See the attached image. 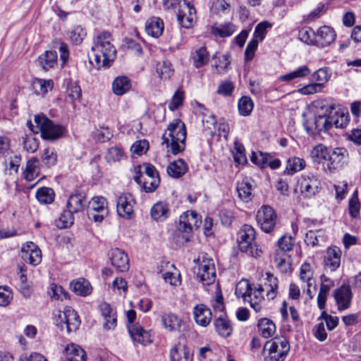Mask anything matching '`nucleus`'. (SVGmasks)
Returning <instances> with one entry per match:
<instances>
[{"label":"nucleus","mask_w":361,"mask_h":361,"mask_svg":"<svg viewBox=\"0 0 361 361\" xmlns=\"http://www.w3.org/2000/svg\"><path fill=\"white\" fill-rule=\"evenodd\" d=\"M112 35L107 31L98 32L94 38L91 48L90 63L94 65L97 69L102 67H109L116 56V49L112 44Z\"/></svg>","instance_id":"nucleus-1"},{"label":"nucleus","mask_w":361,"mask_h":361,"mask_svg":"<svg viewBox=\"0 0 361 361\" xmlns=\"http://www.w3.org/2000/svg\"><path fill=\"white\" fill-rule=\"evenodd\" d=\"M186 128L184 123L180 119L173 120L163 135V144L171 147V152L177 154L185 149Z\"/></svg>","instance_id":"nucleus-2"},{"label":"nucleus","mask_w":361,"mask_h":361,"mask_svg":"<svg viewBox=\"0 0 361 361\" xmlns=\"http://www.w3.org/2000/svg\"><path fill=\"white\" fill-rule=\"evenodd\" d=\"M201 222L197 214L188 211L179 217V224L172 235L173 241L178 246L183 245L190 240L193 228H197Z\"/></svg>","instance_id":"nucleus-3"},{"label":"nucleus","mask_w":361,"mask_h":361,"mask_svg":"<svg viewBox=\"0 0 361 361\" xmlns=\"http://www.w3.org/2000/svg\"><path fill=\"white\" fill-rule=\"evenodd\" d=\"M289 351L290 344L286 337H274L264 344V361H283Z\"/></svg>","instance_id":"nucleus-4"},{"label":"nucleus","mask_w":361,"mask_h":361,"mask_svg":"<svg viewBox=\"0 0 361 361\" xmlns=\"http://www.w3.org/2000/svg\"><path fill=\"white\" fill-rule=\"evenodd\" d=\"M237 241L240 250L250 256L257 257L262 253L255 241V230L250 225L245 224L240 228Z\"/></svg>","instance_id":"nucleus-5"},{"label":"nucleus","mask_w":361,"mask_h":361,"mask_svg":"<svg viewBox=\"0 0 361 361\" xmlns=\"http://www.w3.org/2000/svg\"><path fill=\"white\" fill-rule=\"evenodd\" d=\"M34 121L36 128L41 133L43 140L54 141L61 137L66 132V128L61 125L54 123L44 114L35 116Z\"/></svg>","instance_id":"nucleus-6"},{"label":"nucleus","mask_w":361,"mask_h":361,"mask_svg":"<svg viewBox=\"0 0 361 361\" xmlns=\"http://www.w3.org/2000/svg\"><path fill=\"white\" fill-rule=\"evenodd\" d=\"M55 324L61 330L65 327L68 333L75 331L80 324V320L77 312L71 307L65 308L63 312H59L55 317Z\"/></svg>","instance_id":"nucleus-7"},{"label":"nucleus","mask_w":361,"mask_h":361,"mask_svg":"<svg viewBox=\"0 0 361 361\" xmlns=\"http://www.w3.org/2000/svg\"><path fill=\"white\" fill-rule=\"evenodd\" d=\"M197 276L203 285L213 283L216 279V269L214 260L206 256L202 257L198 263Z\"/></svg>","instance_id":"nucleus-8"},{"label":"nucleus","mask_w":361,"mask_h":361,"mask_svg":"<svg viewBox=\"0 0 361 361\" xmlns=\"http://www.w3.org/2000/svg\"><path fill=\"white\" fill-rule=\"evenodd\" d=\"M320 182L317 177L312 173L302 175L298 180L296 190L305 197H311L317 192Z\"/></svg>","instance_id":"nucleus-9"},{"label":"nucleus","mask_w":361,"mask_h":361,"mask_svg":"<svg viewBox=\"0 0 361 361\" xmlns=\"http://www.w3.org/2000/svg\"><path fill=\"white\" fill-rule=\"evenodd\" d=\"M107 201L103 197H94L88 202L87 215L94 222H102L108 215Z\"/></svg>","instance_id":"nucleus-10"},{"label":"nucleus","mask_w":361,"mask_h":361,"mask_svg":"<svg viewBox=\"0 0 361 361\" xmlns=\"http://www.w3.org/2000/svg\"><path fill=\"white\" fill-rule=\"evenodd\" d=\"M256 219L261 229L267 233H271L276 224V214L269 206L264 205L257 212Z\"/></svg>","instance_id":"nucleus-11"},{"label":"nucleus","mask_w":361,"mask_h":361,"mask_svg":"<svg viewBox=\"0 0 361 361\" xmlns=\"http://www.w3.org/2000/svg\"><path fill=\"white\" fill-rule=\"evenodd\" d=\"M177 19L182 27L185 28L192 27L196 20V11L194 6L188 1H183L178 11Z\"/></svg>","instance_id":"nucleus-12"},{"label":"nucleus","mask_w":361,"mask_h":361,"mask_svg":"<svg viewBox=\"0 0 361 361\" xmlns=\"http://www.w3.org/2000/svg\"><path fill=\"white\" fill-rule=\"evenodd\" d=\"M135 200L130 193L121 194L116 203V211L118 214L126 219H130L134 216L133 207Z\"/></svg>","instance_id":"nucleus-13"},{"label":"nucleus","mask_w":361,"mask_h":361,"mask_svg":"<svg viewBox=\"0 0 361 361\" xmlns=\"http://www.w3.org/2000/svg\"><path fill=\"white\" fill-rule=\"evenodd\" d=\"M331 116H315L312 121H307L304 123L308 134L315 135L321 132H327L332 127Z\"/></svg>","instance_id":"nucleus-14"},{"label":"nucleus","mask_w":361,"mask_h":361,"mask_svg":"<svg viewBox=\"0 0 361 361\" xmlns=\"http://www.w3.org/2000/svg\"><path fill=\"white\" fill-rule=\"evenodd\" d=\"M21 257L23 261L32 266H37L42 262L40 249L32 242H27L21 248Z\"/></svg>","instance_id":"nucleus-15"},{"label":"nucleus","mask_w":361,"mask_h":361,"mask_svg":"<svg viewBox=\"0 0 361 361\" xmlns=\"http://www.w3.org/2000/svg\"><path fill=\"white\" fill-rule=\"evenodd\" d=\"M314 46L324 48L330 45L336 37L335 30L330 26L324 25L320 27L315 32Z\"/></svg>","instance_id":"nucleus-16"},{"label":"nucleus","mask_w":361,"mask_h":361,"mask_svg":"<svg viewBox=\"0 0 361 361\" xmlns=\"http://www.w3.org/2000/svg\"><path fill=\"white\" fill-rule=\"evenodd\" d=\"M128 330L134 342L144 345L152 342L151 331L145 330L139 324H128Z\"/></svg>","instance_id":"nucleus-17"},{"label":"nucleus","mask_w":361,"mask_h":361,"mask_svg":"<svg viewBox=\"0 0 361 361\" xmlns=\"http://www.w3.org/2000/svg\"><path fill=\"white\" fill-rule=\"evenodd\" d=\"M334 298L338 310H344L350 307L352 292L348 285H343L334 291Z\"/></svg>","instance_id":"nucleus-18"},{"label":"nucleus","mask_w":361,"mask_h":361,"mask_svg":"<svg viewBox=\"0 0 361 361\" xmlns=\"http://www.w3.org/2000/svg\"><path fill=\"white\" fill-rule=\"evenodd\" d=\"M110 260L113 267L118 271H126L129 269L128 255L121 250L114 248L111 250Z\"/></svg>","instance_id":"nucleus-19"},{"label":"nucleus","mask_w":361,"mask_h":361,"mask_svg":"<svg viewBox=\"0 0 361 361\" xmlns=\"http://www.w3.org/2000/svg\"><path fill=\"white\" fill-rule=\"evenodd\" d=\"M339 104L333 100L318 99L313 102L312 106L315 116L329 117L334 114Z\"/></svg>","instance_id":"nucleus-20"},{"label":"nucleus","mask_w":361,"mask_h":361,"mask_svg":"<svg viewBox=\"0 0 361 361\" xmlns=\"http://www.w3.org/2000/svg\"><path fill=\"white\" fill-rule=\"evenodd\" d=\"M346 149L343 147H338L329 154L326 166L329 171H332L342 166L345 155Z\"/></svg>","instance_id":"nucleus-21"},{"label":"nucleus","mask_w":361,"mask_h":361,"mask_svg":"<svg viewBox=\"0 0 361 361\" xmlns=\"http://www.w3.org/2000/svg\"><path fill=\"white\" fill-rule=\"evenodd\" d=\"M87 204L86 197L84 192H75L69 196L67 201V209L75 213L82 212L85 209Z\"/></svg>","instance_id":"nucleus-22"},{"label":"nucleus","mask_w":361,"mask_h":361,"mask_svg":"<svg viewBox=\"0 0 361 361\" xmlns=\"http://www.w3.org/2000/svg\"><path fill=\"white\" fill-rule=\"evenodd\" d=\"M331 116L332 126H334L336 128H344L348 124L349 114L348 109L342 104H338L334 114Z\"/></svg>","instance_id":"nucleus-23"},{"label":"nucleus","mask_w":361,"mask_h":361,"mask_svg":"<svg viewBox=\"0 0 361 361\" xmlns=\"http://www.w3.org/2000/svg\"><path fill=\"white\" fill-rule=\"evenodd\" d=\"M193 314L195 322L202 326H207L212 320V311L205 305L200 304L196 305L194 308Z\"/></svg>","instance_id":"nucleus-24"},{"label":"nucleus","mask_w":361,"mask_h":361,"mask_svg":"<svg viewBox=\"0 0 361 361\" xmlns=\"http://www.w3.org/2000/svg\"><path fill=\"white\" fill-rule=\"evenodd\" d=\"M341 250L338 247L333 246L328 248L325 256V266L331 271L336 270L341 264Z\"/></svg>","instance_id":"nucleus-25"},{"label":"nucleus","mask_w":361,"mask_h":361,"mask_svg":"<svg viewBox=\"0 0 361 361\" xmlns=\"http://www.w3.org/2000/svg\"><path fill=\"white\" fill-rule=\"evenodd\" d=\"M134 180L146 192H154L160 183L159 177L145 178L140 171L136 172Z\"/></svg>","instance_id":"nucleus-26"},{"label":"nucleus","mask_w":361,"mask_h":361,"mask_svg":"<svg viewBox=\"0 0 361 361\" xmlns=\"http://www.w3.org/2000/svg\"><path fill=\"white\" fill-rule=\"evenodd\" d=\"M188 170V168L187 164L181 159L171 162L166 168L168 175L174 178H179L182 177L186 173Z\"/></svg>","instance_id":"nucleus-27"},{"label":"nucleus","mask_w":361,"mask_h":361,"mask_svg":"<svg viewBox=\"0 0 361 361\" xmlns=\"http://www.w3.org/2000/svg\"><path fill=\"white\" fill-rule=\"evenodd\" d=\"M150 214L154 220L164 221L170 215L169 204L164 202H158L151 208Z\"/></svg>","instance_id":"nucleus-28"},{"label":"nucleus","mask_w":361,"mask_h":361,"mask_svg":"<svg viewBox=\"0 0 361 361\" xmlns=\"http://www.w3.org/2000/svg\"><path fill=\"white\" fill-rule=\"evenodd\" d=\"M216 331L219 336L227 338L230 336L233 331V327L231 322L224 314H220L214 322Z\"/></svg>","instance_id":"nucleus-29"},{"label":"nucleus","mask_w":361,"mask_h":361,"mask_svg":"<svg viewBox=\"0 0 361 361\" xmlns=\"http://www.w3.org/2000/svg\"><path fill=\"white\" fill-rule=\"evenodd\" d=\"M171 361H192L190 349L185 345L178 344L170 350Z\"/></svg>","instance_id":"nucleus-30"},{"label":"nucleus","mask_w":361,"mask_h":361,"mask_svg":"<svg viewBox=\"0 0 361 361\" xmlns=\"http://www.w3.org/2000/svg\"><path fill=\"white\" fill-rule=\"evenodd\" d=\"M66 358V361H85V351L79 345L75 343L67 345L65 349Z\"/></svg>","instance_id":"nucleus-31"},{"label":"nucleus","mask_w":361,"mask_h":361,"mask_svg":"<svg viewBox=\"0 0 361 361\" xmlns=\"http://www.w3.org/2000/svg\"><path fill=\"white\" fill-rule=\"evenodd\" d=\"M164 31V22L159 18H152L145 24V32L153 37H159Z\"/></svg>","instance_id":"nucleus-32"},{"label":"nucleus","mask_w":361,"mask_h":361,"mask_svg":"<svg viewBox=\"0 0 361 361\" xmlns=\"http://www.w3.org/2000/svg\"><path fill=\"white\" fill-rule=\"evenodd\" d=\"M311 74V70L306 65L298 67L295 70L287 74L282 75L279 80L283 82H290L295 79L304 78Z\"/></svg>","instance_id":"nucleus-33"},{"label":"nucleus","mask_w":361,"mask_h":361,"mask_svg":"<svg viewBox=\"0 0 361 361\" xmlns=\"http://www.w3.org/2000/svg\"><path fill=\"white\" fill-rule=\"evenodd\" d=\"M131 88V82L126 76H118L112 82V91L121 96L128 92Z\"/></svg>","instance_id":"nucleus-34"},{"label":"nucleus","mask_w":361,"mask_h":361,"mask_svg":"<svg viewBox=\"0 0 361 361\" xmlns=\"http://www.w3.org/2000/svg\"><path fill=\"white\" fill-rule=\"evenodd\" d=\"M71 290L77 295L87 296L92 292V286L90 282L85 279H79L73 281L70 284Z\"/></svg>","instance_id":"nucleus-35"},{"label":"nucleus","mask_w":361,"mask_h":361,"mask_svg":"<svg viewBox=\"0 0 361 361\" xmlns=\"http://www.w3.org/2000/svg\"><path fill=\"white\" fill-rule=\"evenodd\" d=\"M264 291L266 290L267 297L269 300H273L276 297L278 289V280L273 274H267V281L262 286Z\"/></svg>","instance_id":"nucleus-36"},{"label":"nucleus","mask_w":361,"mask_h":361,"mask_svg":"<svg viewBox=\"0 0 361 361\" xmlns=\"http://www.w3.org/2000/svg\"><path fill=\"white\" fill-rule=\"evenodd\" d=\"M264 291L266 290L267 297L269 300H273L276 297L278 289V280L273 274H267V281L262 286Z\"/></svg>","instance_id":"nucleus-37"},{"label":"nucleus","mask_w":361,"mask_h":361,"mask_svg":"<svg viewBox=\"0 0 361 361\" xmlns=\"http://www.w3.org/2000/svg\"><path fill=\"white\" fill-rule=\"evenodd\" d=\"M191 59L195 68H198L206 65L209 60V54L205 47L195 50L192 54Z\"/></svg>","instance_id":"nucleus-38"},{"label":"nucleus","mask_w":361,"mask_h":361,"mask_svg":"<svg viewBox=\"0 0 361 361\" xmlns=\"http://www.w3.org/2000/svg\"><path fill=\"white\" fill-rule=\"evenodd\" d=\"M305 161L298 157H293L288 159L284 173L293 175L305 167Z\"/></svg>","instance_id":"nucleus-39"},{"label":"nucleus","mask_w":361,"mask_h":361,"mask_svg":"<svg viewBox=\"0 0 361 361\" xmlns=\"http://www.w3.org/2000/svg\"><path fill=\"white\" fill-rule=\"evenodd\" d=\"M35 197L40 204H48L54 202L55 192L51 188L41 187L37 190Z\"/></svg>","instance_id":"nucleus-40"},{"label":"nucleus","mask_w":361,"mask_h":361,"mask_svg":"<svg viewBox=\"0 0 361 361\" xmlns=\"http://www.w3.org/2000/svg\"><path fill=\"white\" fill-rule=\"evenodd\" d=\"M39 159L36 157H32L27 161L24 172V177L27 180H33L39 175Z\"/></svg>","instance_id":"nucleus-41"},{"label":"nucleus","mask_w":361,"mask_h":361,"mask_svg":"<svg viewBox=\"0 0 361 361\" xmlns=\"http://www.w3.org/2000/svg\"><path fill=\"white\" fill-rule=\"evenodd\" d=\"M56 61L57 53L55 51H47L38 58L39 65L45 71L54 67Z\"/></svg>","instance_id":"nucleus-42"},{"label":"nucleus","mask_w":361,"mask_h":361,"mask_svg":"<svg viewBox=\"0 0 361 361\" xmlns=\"http://www.w3.org/2000/svg\"><path fill=\"white\" fill-rule=\"evenodd\" d=\"M257 326L261 335L264 338L271 337L276 331L274 323L267 318L259 319Z\"/></svg>","instance_id":"nucleus-43"},{"label":"nucleus","mask_w":361,"mask_h":361,"mask_svg":"<svg viewBox=\"0 0 361 361\" xmlns=\"http://www.w3.org/2000/svg\"><path fill=\"white\" fill-rule=\"evenodd\" d=\"M156 71L160 79H169L173 74L172 65L169 61H162L156 64Z\"/></svg>","instance_id":"nucleus-44"},{"label":"nucleus","mask_w":361,"mask_h":361,"mask_svg":"<svg viewBox=\"0 0 361 361\" xmlns=\"http://www.w3.org/2000/svg\"><path fill=\"white\" fill-rule=\"evenodd\" d=\"M162 322L165 328L169 331L178 329L182 324L181 319L177 315L172 313L163 315Z\"/></svg>","instance_id":"nucleus-45"},{"label":"nucleus","mask_w":361,"mask_h":361,"mask_svg":"<svg viewBox=\"0 0 361 361\" xmlns=\"http://www.w3.org/2000/svg\"><path fill=\"white\" fill-rule=\"evenodd\" d=\"M313 271L310 264L304 263L300 267V279L302 281L307 283V286H312L316 290L314 281L312 280Z\"/></svg>","instance_id":"nucleus-46"},{"label":"nucleus","mask_w":361,"mask_h":361,"mask_svg":"<svg viewBox=\"0 0 361 361\" xmlns=\"http://www.w3.org/2000/svg\"><path fill=\"white\" fill-rule=\"evenodd\" d=\"M199 106L202 109V122L204 130H212L216 123L214 115L206 109L202 104H199Z\"/></svg>","instance_id":"nucleus-47"},{"label":"nucleus","mask_w":361,"mask_h":361,"mask_svg":"<svg viewBox=\"0 0 361 361\" xmlns=\"http://www.w3.org/2000/svg\"><path fill=\"white\" fill-rule=\"evenodd\" d=\"M252 288L247 280H241L235 286V293L238 298H242L244 301L250 297Z\"/></svg>","instance_id":"nucleus-48"},{"label":"nucleus","mask_w":361,"mask_h":361,"mask_svg":"<svg viewBox=\"0 0 361 361\" xmlns=\"http://www.w3.org/2000/svg\"><path fill=\"white\" fill-rule=\"evenodd\" d=\"M238 111L241 116H249L254 107V103L250 97H242L238 101Z\"/></svg>","instance_id":"nucleus-49"},{"label":"nucleus","mask_w":361,"mask_h":361,"mask_svg":"<svg viewBox=\"0 0 361 361\" xmlns=\"http://www.w3.org/2000/svg\"><path fill=\"white\" fill-rule=\"evenodd\" d=\"M329 152L326 147L323 145H318L311 152V157L315 162L321 163L323 161L327 162Z\"/></svg>","instance_id":"nucleus-50"},{"label":"nucleus","mask_w":361,"mask_h":361,"mask_svg":"<svg viewBox=\"0 0 361 361\" xmlns=\"http://www.w3.org/2000/svg\"><path fill=\"white\" fill-rule=\"evenodd\" d=\"M315 36V32L310 27L302 28L298 33L300 40L311 46H314Z\"/></svg>","instance_id":"nucleus-51"},{"label":"nucleus","mask_w":361,"mask_h":361,"mask_svg":"<svg viewBox=\"0 0 361 361\" xmlns=\"http://www.w3.org/2000/svg\"><path fill=\"white\" fill-rule=\"evenodd\" d=\"M270 154L262 151L253 152L250 157L251 161L260 168L267 167V161L269 160Z\"/></svg>","instance_id":"nucleus-52"},{"label":"nucleus","mask_w":361,"mask_h":361,"mask_svg":"<svg viewBox=\"0 0 361 361\" xmlns=\"http://www.w3.org/2000/svg\"><path fill=\"white\" fill-rule=\"evenodd\" d=\"M330 78V74L326 68H322L316 71L312 74V80L317 84L319 85L321 87H324Z\"/></svg>","instance_id":"nucleus-53"},{"label":"nucleus","mask_w":361,"mask_h":361,"mask_svg":"<svg viewBox=\"0 0 361 361\" xmlns=\"http://www.w3.org/2000/svg\"><path fill=\"white\" fill-rule=\"evenodd\" d=\"M238 197L245 202H248L251 200L252 196V185L246 182L242 181L238 183L236 188Z\"/></svg>","instance_id":"nucleus-54"},{"label":"nucleus","mask_w":361,"mask_h":361,"mask_svg":"<svg viewBox=\"0 0 361 361\" xmlns=\"http://www.w3.org/2000/svg\"><path fill=\"white\" fill-rule=\"evenodd\" d=\"M86 35V30L80 25L73 27L68 32V36L76 44H80Z\"/></svg>","instance_id":"nucleus-55"},{"label":"nucleus","mask_w":361,"mask_h":361,"mask_svg":"<svg viewBox=\"0 0 361 361\" xmlns=\"http://www.w3.org/2000/svg\"><path fill=\"white\" fill-rule=\"evenodd\" d=\"M235 28V25L231 23H226L212 28V33L215 35H218L220 37H227L233 34Z\"/></svg>","instance_id":"nucleus-56"},{"label":"nucleus","mask_w":361,"mask_h":361,"mask_svg":"<svg viewBox=\"0 0 361 361\" xmlns=\"http://www.w3.org/2000/svg\"><path fill=\"white\" fill-rule=\"evenodd\" d=\"M271 27V25L267 21L259 23L255 27L252 39H257L258 42L262 41L265 38L267 29Z\"/></svg>","instance_id":"nucleus-57"},{"label":"nucleus","mask_w":361,"mask_h":361,"mask_svg":"<svg viewBox=\"0 0 361 361\" xmlns=\"http://www.w3.org/2000/svg\"><path fill=\"white\" fill-rule=\"evenodd\" d=\"M360 204L358 198V191L353 192V197L349 200L348 209L351 217L356 218L359 215Z\"/></svg>","instance_id":"nucleus-58"},{"label":"nucleus","mask_w":361,"mask_h":361,"mask_svg":"<svg viewBox=\"0 0 361 361\" xmlns=\"http://www.w3.org/2000/svg\"><path fill=\"white\" fill-rule=\"evenodd\" d=\"M23 144L24 149L29 153L35 152L39 147V140L32 135H25Z\"/></svg>","instance_id":"nucleus-59"},{"label":"nucleus","mask_w":361,"mask_h":361,"mask_svg":"<svg viewBox=\"0 0 361 361\" xmlns=\"http://www.w3.org/2000/svg\"><path fill=\"white\" fill-rule=\"evenodd\" d=\"M42 161L44 164L51 167L56 164L57 161V154L54 149H45L42 155Z\"/></svg>","instance_id":"nucleus-60"},{"label":"nucleus","mask_w":361,"mask_h":361,"mask_svg":"<svg viewBox=\"0 0 361 361\" xmlns=\"http://www.w3.org/2000/svg\"><path fill=\"white\" fill-rule=\"evenodd\" d=\"M123 154V150L121 147L115 146L109 149L105 157L108 162H115L120 161Z\"/></svg>","instance_id":"nucleus-61"},{"label":"nucleus","mask_w":361,"mask_h":361,"mask_svg":"<svg viewBox=\"0 0 361 361\" xmlns=\"http://www.w3.org/2000/svg\"><path fill=\"white\" fill-rule=\"evenodd\" d=\"M326 9L327 8L324 4H321L308 14L303 16V20L307 22L315 20L324 15Z\"/></svg>","instance_id":"nucleus-62"},{"label":"nucleus","mask_w":361,"mask_h":361,"mask_svg":"<svg viewBox=\"0 0 361 361\" xmlns=\"http://www.w3.org/2000/svg\"><path fill=\"white\" fill-rule=\"evenodd\" d=\"M67 95L72 102H80L82 92L80 87L75 83H71L67 88Z\"/></svg>","instance_id":"nucleus-63"},{"label":"nucleus","mask_w":361,"mask_h":361,"mask_svg":"<svg viewBox=\"0 0 361 361\" xmlns=\"http://www.w3.org/2000/svg\"><path fill=\"white\" fill-rule=\"evenodd\" d=\"M230 54L226 53L222 56L221 59L219 60L218 63L214 64V67L217 73L219 74H224L228 70L231 61L229 60Z\"/></svg>","instance_id":"nucleus-64"}]
</instances>
